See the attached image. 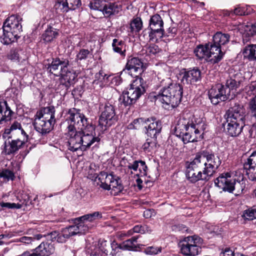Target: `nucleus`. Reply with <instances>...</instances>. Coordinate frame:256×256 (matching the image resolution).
<instances>
[{
  "label": "nucleus",
  "mask_w": 256,
  "mask_h": 256,
  "mask_svg": "<svg viewBox=\"0 0 256 256\" xmlns=\"http://www.w3.org/2000/svg\"><path fill=\"white\" fill-rule=\"evenodd\" d=\"M221 164L220 158L212 154L204 153L196 155L194 158L186 163V176L190 182L206 180L216 172Z\"/></svg>",
  "instance_id": "nucleus-1"
},
{
  "label": "nucleus",
  "mask_w": 256,
  "mask_h": 256,
  "mask_svg": "<svg viewBox=\"0 0 256 256\" xmlns=\"http://www.w3.org/2000/svg\"><path fill=\"white\" fill-rule=\"evenodd\" d=\"M206 124L203 118L190 115L179 119L175 127L174 133L180 138L184 144L196 142L205 130Z\"/></svg>",
  "instance_id": "nucleus-2"
},
{
  "label": "nucleus",
  "mask_w": 256,
  "mask_h": 256,
  "mask_svg": "<svg viewBox=\"0 0 256 256\" xmlns=\"http://www.w3.org/2000/svg\"><path fill=\"white\" fill-rule=\"evenodd\" d=\"M67 119L75 124L78 130H81V150H85L94 142L100 140L98 136H94V126L80 112V110L75 108L70 109L67 114Z\"/></svg>",
  "instance_id": "nucleus-3"
},
{
  "label": "nucleus",
  "mask_w": 256,
  "mask_h": 256,
  "mask_svg": "<svg viewBox=\"0 0 256 256\" xmlns=\"http://www.w3.org/2000/svg\"><path fill=\"white\" fill-rule=\"evenodd\" d=\"M160 86L162 88L154 96L156 100L160 101L165 109L172 110L176 107L182 98V86L180 84L172 82L168 78L160 81Z\"/></svg>",
  "instance_id": "nucleus-4"
},
{
  "label": "nucleus",
  "mask_w": 256,
  "mask_h": 256,
  "mask_svg": "<svg viewBox=\"0 0 256 256\" xmlns=\"http://www.w3.org/2000/svg\"><path fill=\"white\" fill-rule=\"evenodd\" d=\"M2 138L6 139L2 152L10 154L18 150L27 140L28 136L18 122H14L9 128H6Z\"/></svg>",
  "instance_id": "nucleus-5"
},
{
  "label": "nucleus",
  "mask_w": 256,
  "mask_h": 256,
  "mask_svg": "<svg viewBox=\"0 0 256 256\" xmlns=\"http://www.w3.org/2000/svg\"><path fill=\"white\" fill-rule=\"evenodd\" d=\"M22 18L18 16H9L4 22L3 41L4 44H10L16 40L18 34L22 31V26L20 23Z\"/></svg>",
  "instance_id": "nucleus-6"
},
{
  "label": "nucleus",
  "mask_w": 256,
  "mask_h": 256,
  "mask_svg": "<svg viewBox=\"0 0 256 256\" xmlns=\"http://www.w3.org/2000/svg\"><path fill=\"white\" fill-rule=\"evenodd\" d=\"M194 52L198 58H204L213 64L220 62L224 54L222 50L210 42L204 46L199 45L194 50Z\"/></svg>",
  "instance_id": "nucleus-7"
},
{
  "label": "nucleus",
  "mask_w": 256,
  "mask_h": 256,
  "mask_svg": "<svg viewBox=\"0 0 256 256\" xmlns=\"http://www.w3.org/2000/svg\"><path fill=\"white\" fill-rule=\"evenodd\" d=\"M142 82V78H136L130 84V88L120 96V102L124 106L134 103L145 92Z\"/></svg>",
  "instance_id": "nucleus-8"
},
{
  "label": "nucleus",
  "mask_w": 256,
  "mask_h": 256,
  "mask_svg": "<svg viewBox=\"0 0 256 256\" xmlns=\"http://www.w3.org/2000/svg\"><path fill=\"white\" fill-rule=\"evenodd\" d=\"M95 181L98 182L100 186L106 190L112 189L120 192L122 189L119 178L113 173L108 174L106 172H102L96 176Z\"/></svg>",
  "instance_id": "nucleus-9"
},
{
  "label": "nucleus",
  "mask_w": 256,
  "mask_h": 256,
  "mask_svg": "<svg viewBox=\"0 0 256 256\" xmlns=\"http://www.w3.org/2000/svg\"><path fill=\"white\" fill-rule=\"evenodd\" d=\"M202 240L197 236H188L184 238L179 243V247L182 254L186 256L198 255L200 250L199 244Z\"/></svg>",
  "instance_id": "nucleus-10"
},
{
  "label": "nucleus",
  "mask_w": 256,
  "mask_h": 256,
  "mask_svg": "<svg viewBox=\"0 0 256 256\" xmlns=\"http://www.w3.org/2000/svg\"><path fill=\"white\" fill-rule=\"evenodd\" d=\"M118 120V116L116 114L114 106L106 104L98 120V127L102 132L114 124Z\"/></svg>",
  "instance_id": "nucleus-11"
},
{
  "label": "nucleus",
  "mask_w": 256,
  "mask_h": 256,
  "mask_svg": "<svg viewBox=\"0 0 256 256\" xmlns=\"http://www.w3.org/2000/svg\"><path fill=\"white\" fill-rule=\"evenodd\" d=\"M69 125L67 127V132L66 133L68 138V149L71 151H76L78 149L81 150L82 148V136L81 130H78L77 126L75 124L72 123L70 121L68 120Z\"/></svg>",
  "instance_id": "nucleus-12"
},
{
  "label": "nucleus",
  "mask_w": 256,
  "mask_h": 256,
  "mask_svg": "<svg viewBox=\"0 0 256 256\" xmlns=\"http://www.w3.org/2000/svg\"><path fill=\"white\" fill-rule=\"evenodd\" d=\"M164 22L161 16L158 14L152 16L149 21L150 32L149 37L150 40H158L162 38L164 34Z\"/></svg>",
  "instance_id": "nucleus-13"
},
{
  "label": "nucleus",
  "mask_w": 256,
  "mask_h": 256,
  "mask_svg": "<svg viewBox=\"0 0 256 256\" xmlns=\"http://www.w3.org/2000/svg\"><path fill=\"white\" fill-rule=\"evenodd\" d=\"M208 97L212 103L216 104L230 98V90L224 85L218 84L209 90Z\"/></svg>",
  "instance_id": "nucleus-14"
},
{
  "label": "nucleus",
  "mask_w": 256,
  "mask_h": 256,
  "mask_svg": "<svg viewBox=\"0 0 256 256\" xmlns=\"http://www.w3.org/2000/svg\"><path fill=\"white\" fill-rule=\"evenodd\" d=\"M246 116V110L244 106L239 102L231 104L230 107L224 115L226 120L244 122H245Z\"/></svg>",
  "instance_id": "nucleus-15"
},
{
  "label": "nucleus",
  "mask_w": 256,
  "mask_h": 256,
  "mask_svg": "<svg viewBox=\"0 0 256 256\" xmlns=\"http://www.w3.org/2000/svg\"><path fill=\"white\" fill-rule=\"evenodd\" d=\"M236 176V172L222 173L214 180V184L220 189L231 192L232 183Z\"/></svg>",
  "instance_id": "nucleus-16"
},
{
  "label": "nucleus",
  "mask_w": 256,
  "mask_h": 256,
  "mask_svg": "<svg viewBox=\"0 0 256 256\" xmlns=\"http://www.w3.org/2000/svg\"><path fill=\"white\" fill-rule=\"evenodd\" d=\"M230 78L226 80L225 87L230 90H236L240 86L242 78V74L238 67L230 68L228 70Z\"/></svg>",
  "instance_id": "nucleus-17"
},
{
  "label": "nucleus",
  "mask_w": 256,
  "mask_h": 256,
  "mask_svg": "<svg viewBox=\"0 0 256 256\" xmlns=\"http://www.w3.org/2000/svg\"><path fill=\"white\" fill-rule=\"evenodd\" d=\"M184 84H190L200 80L201 72L198 68H194L188 71H182L178 77Z\"/></svg>",
  "instance_id": "nucleus-18"
},
{
  "label": "nucleus",
  "mask_w": 256,
  "mask_h": 256,
  "mask_svg": "<svg viewBox=\"0 0 256 256\" xmlns=\"http://www.w3.org/2000/svg\"><path fill=\"white\" fill-rule=\"evenodd\" d=\"M144 64L140 59L132 58L128 60L126 70L132 76L138 78L140 74L143 72Z\"/></svg>",
  "instance_id": "nucleus-19"
},
{
  "label": "nucleus",
  "mask_w": 256,
  "mask_h": 256,
  "mask_svg": "<svg viewBox=\"0 0 256 256\" xmlns=\"http://www.w3.org/2000/svg\"><path fill=\"white\" fill-rule=\"evenodd\" d=\"M144 128L146 130V133L149 136L156 137L162 130L161 123L156 118H150L145 120Z\"/></svg>",
  "instance_id": "nucleus-20"
},
{
  "label": "nucleus",
  "mask_w": 256,
  "mask_h": 256,
  "mask_svg": "<svg viewBox=\"0 0 256 256\" xmlns=\"http://www.w3.org/2000/svg\"><path fill=\"white\" fill-rule=\"evenodd\" d=\"M54 124L45 120L44 119L37 116L36 115V118L34 122V126L36 130L42 134L49 132L52 128Z\"/></svg>",
  "instance_id": "nucleus-21"
},
{
  "label": "nucleus",
  "mask_w": 256,
  "mask_h": 256,
  "mask_svg": "<svg viewBox=\"0 0 256 256\" xmlns=\"http://www.w3.org/2000/svg\"><path fill=\"white\" fill-rule=\"evenodd\" d=\"M68 63L67 60H60V58L54 60L48 66L50 72L56 76L60 74L62 72H66V68H67Z\"/></svg>",
  "instance_id": "nucleus-22"
},
{
  "label": "nucleus",
  "mask_w": 256,
  "mask_h": 256,
  "mask_svg": "<svg viewBox=\"0 0 256 256\" xmlns=\"http://www.w3.org/2000/svg\"><path fill=\"white\" fill-rule=\"evenodd\" d=\"M227 122L226 130L228 134L232 136H238L242 132L243 128L246 126L244 122H238L226 120Z\"/></svg>",
  "instance_id": "nucleus-23"
},
{
  "label": "nucleus",
  "mask_w": 256,
  "mask_h": 256,
  "mask_svg": "<svg viewBox=\"0 0 256 256\" xmlns=\"http://www.w3.org/2000/svg\"><path fill=\"white\" fill-rule=\"evenodd\" d=\"M60 83L62 86H64L66 90L76 82L77 75L74 70H68L66 68V72H60Z\"/></svg>",
  "instance_id": "nucleus-24"
},
{
  "label": "nucleus",
  "mask_w": 256,
  "mask_h": 256,
  "mask_svg": "<svg viewBox=\"0 0 256 256\" xmlns=\"http://www.w3.org/2000/svg\"><path fill=\"white\" fill-rule=\"evenodd\" d=\"M36 256H48L54 253V244L48 241L42 242L38 247L34 249Z\"/></svg>",
  "instance_id": "nucleus-25"
},
{
  "label": "nucleus",
  "mask_w": 256,
  "mask_h": 256,
  "mask_svg": "<svg viewBox=\"0 0 256 256\" xmlns=\"http://www.w3.org/2000/svg\"><path fill=\"white\" fill-rule=\"evenodd\" d=\"M236 176L232 185V192H235V194L238 195L242 193L245 187L244 181V175L240 171L238 170L236 172Z\"/></svg>",
  "instance_id": "nucleus-26"
},
{
  "label": "nucleus",
  "mask_w": 256,
  "mask_h": 256,
  "mask_svg": "<svg viewBox=\"0 0 256 256\" xmlns=\"http://www.w3.org/2000/svg\"><path fill=\"white\" fill-rule=\"evenodd\" d=\"M102 13L106 16L116 15L122 10V6L118 2L106 1Z\"/></svg>",
  "instance_id": "nucleus-27"
},
{
  "label": "nucleus",
  "mask_w": 256,
  "mask_h": 256,
  "mask_svg": "<svg viewBox=\"0 0 256 256\" xmlns=\"http://www.w3.org/2000/svg\"><path fill=\"white\" fill-rule=\"evenodd\" d=\"M54 114V106H48L44 108L41 110L37 112L36 115L37 116H40L54 124L56 121Z\"/></svg>",
  "instance_id": "nucleus-28"
},
{
  "label": "nucleus",
  "mask_w": 256,
  "mask_h": 256,
  "mask_svg": "<svg viewBox=\"0 0 256 256\" xmlns=\"http://www.w3.org/2000/svg\"><path fill=\"white\" fill-rule=\"evenodd\" d=\"M75 222L76 224L70 226L69 227L64 228V236L67 238H70L77 234H84V230L82 228L80 221H76Z\"/></svg>",
  "instance_id": "nucleus-29"
},
{
  "label": "nucleus",
  "mask_w": 256,
  "mask_h": 256,
  "mask_svg": "<svg viewBox=\"0 0 256 256\" xmlns=\"http://www.w3.org/2000/svg\"><path fill=\"white\" fill-rule=\"evenodd\" d=\"M128 168V169L132 170L134 171L138 170L139 173L136 174V175L139 177H142L146 175L147 166L144 162L142 160H135L132 163H130Z\"/></svg>",
  "instance_id": "nucleus-30"
},
{
  "label": "nucleus",
  "mask_w": 256,
  "mask_h": 256,
  "mask_svg": "<svg viewBox=\"0 0 256 256\" xmlns=\"http://www.w3.org/2000/svg\"><path fill=\"white\" fill-rule=\"evenodd\" d=\"M241 29V32L242 34L243 41L248 42L250 38L256 34V26L254 24H242L240 28Z\"/></svg>",
  "instance_id": "nucleus-31"
},
{
  "label": "nucleus",
  "mask_w": 256,
  "mask_h": 256,
  "mask_svg": "<svg viewBox=\"0 0 256 256\" xmlns=\"http://www.w3.org/2000/svg\"><path fill=\"white\" fill-rule=\"evenodd\" d=\"M229 34L218 32L214 36L213 42L212 43L213 46H215L221 50V46L226 44L229 42Z\"/></svg>",
  "instance_id": "nucleus-32"
},
{
  "label": "nucleus",
  "mask_w": 256,
  "mask_h": 256,
  "mask_svg": "<svg viewBox=\"0 0 256 256\" xmlns=\"http://www.w3.org/2000/svg\"><path fill=\"white\" fill-rule=\"evenodd\" d=\"M58 30L52 27H48L42 34L43 40L46 42H50L58 36Z\"/></svg>",
  "instance_id": "nucleus-33"
},
{
  "label": "nucleus",
  "mask_w": 256,
  "mask_h": 256,
  "mask_svg": "<svg viewBox=\"0 0 256 256\" xmlns=\"http://www.w3.org/2000/svg\"><path fill=\"white\" fill-rule=\"evenodd\" d=\"M112 46L114 52L118 53L120 56H125L126 45L124 41L114 38L112 41Z\"/></svg>",
  "instance_id": "nucleus-34"
},
{
  "label": "nucleus",
  "mask_w": 256,
  "mask_h": 256,
  "mask_svg": "<svg viewBox=\"0 0 256 256\" xmlns=\"http://www.w3.org/2000/svg\"><path fill=\"white\" fill-rule=\"evenodd\" d=\"M246 172L256 168V150L254 151L244 164Z\"/></svg>",
  "instance_id": "nucleus-35"
},
{
  "label": "nucleus",
  "mask_w": 256,
  "mask_h": 256,
  "mask_svg": "<svg viewBox=\"0 0 256 256\" xmlns=\"http://www.w3.org/2000/svg\"><path fill=\"white\" fill-rule=\"evenodd\" d=\"M142 146L144 150L146 152L155 151L156 148V137L150 136Z\"/></svg>",
  "instance_id": "nucleus-36"
},
{
  "label": "nucleus",
  "mask_w": 256,
  "mask_h": 256,
  "mask_svg": "<svg viewBox=\"0 0 256 256\" xmlns=\"http://www.w3.org/2000/svg\"><path fill=\"white\" fill-rule=\"evenodd\" d=\"M244 56L250 60H256V44L249 45L243 52Z\"/></svg>",
  "instance_id": "nucleus-37"
},
{
  "label": "nucleus",
  "mask_w": 256,
  "mask_h": 256,
  "mask_svg": "<svg viewBox=\"0 0 256 256\" xmlns=\"http://www.w3.org/2000/svg\"><path fill=\"white\" fill-rule=\"evenodd\" d=\"M27 196L26 195L24 196L23 199H18L20 203H10V202H1V207L5 208L10 209H20L22 208L23 204L26 205L27 204L26 198L25 197Z\"/></svg>",
  "instance_id": "nucleus-38"
},
{
  "label": "nucleus",
  "mask_w": 256,
  "mask_h": 256,
  "mask_svg": "<svg viewBox=\"0 0 256 256\" xmlns=\"http://www.w3.org/2000/svg\"><path fill=\"white\" fill-rule=\"evenodd\" d=\"M252 86L256 90V81L252 84ZM250 108L252 112V126H256V96L250 101Z\"/></svg>",
  "instance_id": "nucleus-39"
},
{
  "label": "nucleus",
  "mask_w": 256,
  "mask_h": 256,
  "mask_svg": "<svg viewBox=\"0 0 256 256\" xmlns=\"http://www.w3.org/2000/svg\"><path fill=\"white\" fill-rule=\"evenodd\" d=\"M152 232V230L148 225H136L135 226L132 230L128 231L130 235L132 234L134 232L144 234H150Z\"/></svg>",
  "instance_id": "nucleus-40"
},
{
  "label": "nucleus",
  "mask_w": 256,
  "mask_h": 256,
  "mask_svg": "<svg viewBox=\"0 0 256 256\" xmlns=\"http://www.w3.org/2000/svg\"><path fill=\"white\" fill-rule=\"evenodd\" d=\"M142 22L140 18L137 17L134 18L130 24V32L138 33L142 28Z\"/></svg>",
  "instance_id": "nucleus-41"
},
{
  "label": "nucleus",
  "mask_w": 256,
  "mask_h": 256,
  "mask_svg": "<svg viewBox=\"0 0 256 256\" xmlns=\"http://www.w3.org/2000/svg\"><path fill=\"white\" fill-rule=\"evenodd\" d=\"M137 239L138 237L134 236L131 238L124 242L121 245L122 249L134 250L137 248L136 244Z\"/></svg>",
  "instance_id": "nucleus-42"
},
{
  "label": "nucleus",
  "mask_w": 256,
  "mask_h": 256,
  "mask_svg": "<svg viewBox=\"0 0 256 256\" xmlns=\"http://www.w3.org/2000/svg\"><path fill=\"white\" fill-rule=\"evenodd\" d=\"M102 218V214L99 212H96L92 214H87L78 218V220L86 221V222H92Z\"/></svg>",
  "instance_id": "nucleus-43"
},
{
  "label": "nucleus",
  "mask_w": 256,
  "mask_h": 256,
  "mask_svg": "<svg viewBox=\"0 0 256 256\" xmlns=\"http://www.w3.org/2000/svg\"><path fill=\"white\" fill-rule=\"evenodd\" d=\"M43 236H44L40 234L34 235L33 237L24 236L18 239L17 242L24 243L26 244H32L34 240H40Z\"/></svg>",
  "instance_id": "nucleus-44"
},
{
  "label": "nucleus",
  "mask_w": 256,
  "mask_h": 256,
  "mask_svg": "<svg viewBox=\"0 0 256 256\" xmlns=\"http://www.w3.org/2000/svg\"><path fill=\"white\" fill-rule=\"evenodd\" d=\"M242 217L248 220H252L256 218V206H254L245 210L243 212Z\"/></svg>",
  "instance_id": "nucleus-45"
},
{
  "label": "nucleus",
  "mask_w": 256,
  "mask_h": 256,
  "mask_svg": "<svg viewBox=\"0 0 256 256\" xmlns=\"http://www.w3.org/2000/svg\"><path fill=\"white\" fill-rule=\"evenodd\" d=\"M58 12H65L70 10L69 6L66 2V0H60L54 5Z\"/></svg>",
  "instance_id": "nucleus-46"
},
{
  "label": "nucleus",
  "mask_w": 256,
  "mask_h": 256,
  "mask_svg": "<svg viewBox=\"0 0 256 256\" xmlns=\"http://www.w3.org/2000/svg\"><path fill=\"white\" fill-rule=\"evenodd\" d=\"M4 103L6 106V110L4 112H2V110L1 109V114L2 115L1 118V121H8L11 120L12 115L14 114V112L8 106L7 102L6 101H4Z\"/></svg>",
  "instance_id": "nucleus-47"
},
{
  "label": "nucleus",
  "mask_w": 256,
  "mask_h": 256,
  "mask_svg": "<svg viewBox=\"0 0 256 256\" xmlns=\"http://www.w3.org/2000/svg\"><path fill=\"white\" fill-rule=\"evenodd\" d=\"M106 1V0H94L90 2V7L91 9L102 12Z\"/></svg>",
  "instance_id": "nucleus-48"
},
{
  "label": "nucleus",
  "mask_w": 256,
  "mask_h": 256,
  "mask_svg": "<svg viewBox=\"0 0 256 256\" xmlns=\"http://www.w3.org/2000/svg\"><path fill=\"white\" fill-rule=\"evenodd\" d=\"M146 54L150 56H154L160 52V49L156 44H150L145 47Z\"/></svg>",
  "instance_id": "nucleus-49"
},
{
  "label": "nucleus",
  "mask_w": 256,
  "mask_h": 256,
  "mask_svg": "<svg viewBox=\"0 0 256 256\" xmlns=\"http://www.w3.org/2000/svg\"><path fill=\"white\" fill-rule=\"evenodd\" d=\"M64 228L62 230V232L61 234H57V232H54L53 233H51L50 234L48 235V239L51 238H54L56 239V241L58 242H64L66 241V240L69 238L66 237L64 235Z\"/></svg>",
  "instance_id": "nucleus-50"
},
{
  "label": "nucleus",
  "mask_w": 256,
  "mask_h": 256,
  "mask_svg": "<svg viewBox=\"0 0 256 256\" xmlns=\"http://www.w3.org/2000/svg\"><path fill=\"white\" fill-rule=\"evenodd\" d=\"M144 120H145L142 118L136 119L129 125V128L138 129L140 128V126L144 127Z\"/></svg>",
  "instance_id": "nucleus-51"
},
{
  "label": "nucleus",
  "mask_w": 256,
  "mask_h": 256,
  "mask_svg": "<svg viewBox=\"0 0 256 256\" xmlns=\"http://www.w3.org/2000/svg\"><path fill=\"white\" fill-rule=\"evenodd\" d=\"M162 247L150 246L145 250V252L147 254H156L161 252Z\"/></svg>",
  "instance_id": "nucleus-52"
},
{
  "label": "nucleus",
  "mask_w": 256,
  "mask_h": 256,
  "mask_svg": "<svg viewBox=\"0 0 256 256\" xmlns=\"http://www.w3.org/2000/svg\"><path fill=\"white\" fill-rule=\"evenodd\" d=\"M18 52V50L16 48H12L8 54L7 56L8 58L14 61L18 60L19 58V54Z\"/></svg>",
  "instance_id": "nucleus-53"
},
{
  "label": "nucleus",
  "mask_w": 256,
  "mask_h": 256,
  "mask_svg": "<svg viewBox=\"0 0 256 256\" xmlns=\"http://www.w3.org/2000/svg\"><path fill=\"white\" fill-rule=\"evenodd\" d=\"M70 10H74L78 7L81 4L80 0H66Z\"/></svg>",
  "instance_id": "nucleus-54"
},
{
  "label": "nucleus",
  "mask_w": 256,
  "mask_h": 256,
  "mask_svg": "<svg viewBox=\"0 0 256 256\" xmlns=\"http://www.w3.org/2000/svg\"><path fill=\"white\" fill-rule=\"evenodd\" d=\"M1 178H4L7 180H13L14 178V174L10 170H4L1 172Z\"/></svg>",
  "instance_id": "nucleus-55"
},
{
  "label": "nucleus",
  "mask_w": 256,
  "mask_h": 256,
  "mask_svg": "<svg viewBox=\"0 0 256 256\" xmlns=\"http://www.w3.org/2000/svg\"><path fill=\"white\" fill-rule=\"evenodd\" d=\"M89 54V51L87 50L82 49L80 50L79 53L77 54L78 60H82L86 59Z\"/></svg>",
  "instance_id": "nucleus-56"
},
{
  "label": "nucleus",
  "mask_w": 256,
  "mask_h": 256,
  "mask_svg": "<svg viewBox=\"0 0 256 256\" xmlns=\"http://www.w3.org/2000/svg\"><path fill=\"white\" fill-rule=\"evenodd\" d=\"M111 248H112V251L111 252V254L112 256H116V250H118V252L120 249H122V248L121 247V245L118 246L117 243L115 241H113L111 243Z\"/></svg>",
  "instance_id": "nucleus-57"
},
{
  "label": "nucleus",
  "mask_w": 256,
  "mask_h": 256,
  "mask_svg": "<svg viewBox=\"0 0 256 256\" xmlns=\"http://www.w3.org/2000/svg\"><path fill=\"white\" fill-rule=\"evenodd\" d=\"M246 175L248 176V178L252 181H256V168L252 170H250L248 172H246Z\"/></svg>",
  "instance_id": "nucleus-58"
},
{
  "label": "nucleus",
  "mask_w": 256,
  "mask_h": 256,
  "mask_svg": "<svg viewBox=\"0 0 256 256\" xmlns=\"http://www.w3.org/2000/svg\"><path fill=\"white\" fill-rule=\"evenodd\" d=\"M234 252L230 248H226L220 254V256H234Z\"/></svg>",
  "instance_id": "nucleus-59"
},
{
  "label": "nucleus",
  "mask_w": 256,
  "mask_h": 256,
  "mask_svg": "<svg viewBox=\"0 0 256 256\" xmlns=\"http://www.w3.org/2000/svg\"><path fill=\"white\" fill-rule=\"evenodd\" d=\"M76 222H80V221L82 226V228L84 230V234L88 230H89V226H88V222H86V221H84L83 220H78V218L76 220Z\"/></svg>",
  "instance_id": "nucleus-60"
},
{
  "label": "nucleus",
  "mask_w": 256,
  "mask_h": 256,
  "mask_svg": "<svg viewBox=\"0 0 256 256\" xmlns=\"http://www.w3.org/2000/svg\"><path fill=\"white\" fill-rule=\"evenodd\" d=\"M234 14H236V15H240V16L246 14L244 8H240V7L235 8L234 10Z\"/></svg>",
  "instance_id": "nucleus-61"
},
{
  "label": "nucleus",
  "mask_w": 256,
  "mask_h": 256,
  "mask_svg": "<svg viewBox=\"0 0 256 256\" xmlns=\"http://www.w3.org/2000/svg\"><path fill=\"white\" fill-rule=\"evenodd\" d=\"M153 212L152 210H146L144 212L143 216L145 218H148L152 216Z\"/></svg>",
  "instance_id": "nucleus-62"
},
{
  "label": "nucleus",
  "mask_w": 256,
  "mask_h": 256,
  "mask_svg": "<svg viewBox=\"0 0 256 256\" xmlns=\"http://www.w3.org/2000/svg\"><path fill=\"white\" fill-rule=\"evenodd\" d=\"M32 252L30 253L28 251L24 252L22 254L19 256H36L35 251H34V249L32 250Z\"/></svg>",
  "instance_id": "nucleus-63"
},
{
  "label": "nucleus",
  "mask_w": 256,
  "mask_h": 256,
  "mask_svg": "<svg viewBox=\"0 0 256 256\" xmlns=\"http://www.w3.org/2000/svg\"><path fill=\"white\" fill-rule=\"evenodd\" d=\"M179 230L182 231V232H187L188 230V228L183 224H180L178 226Z\"/></svg>",
  "instance_id": "nucleus-64"
}]
</instances>
